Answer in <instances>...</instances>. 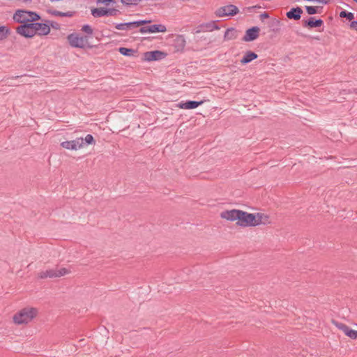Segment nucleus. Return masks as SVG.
<instances>
[{"label":"nucleus","mask_w":357,"mask_h":357,"mask_svg":"<svg viewBox=\"0 0 357 357\" xmlns=\"http://www.w3.org/2000/svg\"><path fill=\"white\" fill-rule=\"evenodd\" d=\"M150 22L151 20H139L137 21L116 24L115 27L118 30L132 29L133 28H137L138 26L145 25Z\"/></svg>","instance_id":"obj_9"},{"label":"nucleus","mask_w":357,"mask_h":357,"mask_svg":"<svg viewBox=\"0 0 357 357\" xmlns=\"http://www.w3.org/2000/svg\"><path fill=\"white\" fill-rule=\"evenodd\" d=\"M91 15L94 17H101L105 16H117L121 12L116 8H93L91 10Z\"/></svg>","instance_id":"obj_6"},{"label":"nucleus","mask_w":357,"mask_h":357,"mask_svg":"<svg viewBox=\"0 0 357 357\" xmlns=\"http://www.w3.org/2000/svg\"><path fill=\"white\" fill-rule=\"evenodd\" d=\"M46 22L50 25V28L52 27L53 29H54L56 30L60 29L61 26L58 22H54V21H50V20H47Z\"/></svg>","instance_id":"obj_34"},{"label":"nucleus","mask_w":357,"mask_h":357,"mask_svg":"<svg viewBox=\"0 0 357 357\" xmlns=\"http://www.w3.org/2000/svg\"><path fill=\"white\" fill-rule=\"evenodd\" d=\"M239 211L240 210L238 209L226 210L220 213V217L229 221H238Z\"/></svg>","instance_id":"obj_16"},{"label":"nucleus","mask_w":357,"mask_h":357,"mask_svg":"<svg viewBox=\"0 0 357 357\" xmlns=\"http://www.w3.org/2000/svg\"><path fill=\"white\" fill-rule=\"evenodd\" d=\"M336 326L340 329H341L347 336H348L354 340L357 339V331L350 328L349 326H347V325H345L344 324H336Z\"/></svg>","instance_id":"obj_20"},{"label":"nucleus","mask_w":357,"mask_h":357,"mask_svg":"<svg viewBox=\"0 0 357 357\" xmlns=\"http://www.w3.org/2000/svg\"><path fill=\"white\" fill-rule=\"evenodd\" d=\"M258 57V55L252 51H247L245 54V55L243 56V58L241 60V63L243 65H245L252 61L256 59Z\"/></svg>","instance_id":"obj_22"},{"label":"nucleus","mask_w":357,"mask_h":357,"mask_svg":"<svg viewBox=\"0 0 357 357\" xmlns=\"http://www.w3.org/2000/svg\"><path fill=\"white\" fill-rule=\"evenodd\" d=\"M236 30L234 28H228L226 29L224 35L225 40H234L237 37Z\"/></svg>","instance_id":"obj_24"},{"label":"nucleus","mask_w":357,"mask_h":357,"mask_svg":"<svg viewBox=\"0 0 357 357\" xmlns=\"http://www.w3.org/2000/svg\"><path fill=\"white\" fill-rule=\"evenodd\" d=\"M83 139H84V144L85 143L87 145L95 144V139H94L93 135L91 134L86 135L85 138Z\"/></svg>","instance_id":"obj_32"},{"label":"nucleus","mask_w":357,"mask_h":357,"mask_svg":"<svg viewBox=\"0 0 357 357\" xmlns=\"http://www.w3.org/2000/svg\"><path fill=\"white\" fill-rule=\"evenodd\" d=\"M204 102L203 100L196 101V100H187L186 102H181L178 104V107L181 109H195L197 107L202 105Z\"/></svg>","instance_id":"obj_17"},{"label":"nucleus","mask_w":357,"mask_h":357,"mask_svg":"<svg viewBox=\"0 0 357 357\" xmlns=\"http://www.w3.org/2000/svg\"><path fill=\"white\" fill-rule=\"evenodd\" d=\"M10 33V29L6 26H0V41L6 39Z\"/></svg>","instance_id":"obj_28"},{"label":"nucleus","mask_w":357,"mask_h":357,"mask_svg":"<svg viewBox=\"0 0 357 357\" xmlns=\"http://www.w3.org/2000/svg\"><path fill=\"white\" fill-rule=\"evenodd\" d=\"M255 216L253 213L240 210L236 225L242 227H254Z\"/></svg>","instance_id":"obj_4"},{"label":"nucleus","mask_w":357,"mask_h":357,"mask_svg":"<svg viewBox=\"0 0 357 357\" xmlns=\"http://www.w3.org/2000/svg\"><path fill=\"white\" fill-rule=\"evenodd\" d=\"M13 20L17 23H29L40 20V15L36 12L17 10L13 15Z\"/></svg>","instance_id":"obj_2"},{"label":"nucleus","mask_w":357,"mask_h":357,"mask_svg":"<svg viewBox=\"0 0 357 357\" xmlns=\"http://www.w3.org/2000/svg\"><path fill=\"white\" fill-rule=\"evenodd\" d=\"M166 31V26L161 24L144 26L139 29V32L142 33L165 32Z\"/></svg>","instance_id":"obj_12"},{"label":"nucleus","mask_w":357,"mask_h":357,"mask_svg":"<svg viewBox=\"0 0 357 357\" xmlns=\"http://www.w3.org/2000/svg\"><path fill=\"white\" fill-rule=\"evenodd\" d=\"M303 14L301 8L296 6L291 8L287 13L286 16L289 20H298Z\"/></svg>","instance_id":"obj_18"},{"label":"nucleus","mask_w":357,"mask_h":357,"mask_svg":"<svg viewBox=\"0 0 357 357\" xmlns=\"http://www.w3.org/2000/svg\"><path fill=\"white\" fill-rule=\"evenodd\" d=\"M22 3H31L32 0H20Z\"/></svg>","instance_id":"obj_40"},{"label":"nucleus","mask_w":357,"mask_h":357,"mask_svg":"<svg viewBox=\"0 0 357 357\" xmlns=\"http://www.w3.org/2000/svg\"><path fill=\"white\" fill-rule=\"evenodd\" d=\"M324 24V21L321 19H316L314 17H310L307 20H303V27L312 29L320 27Z\"/></svg>","instance_id":"obj_15"},{"label":"nucleus","mask_w":357,"mask_h":357,"mask_svg":"<svg viewBox=\"0 0 357 357\" xmlns=\"http://www.w3.org/2000/svg\"><path fill=\"white\" fill-rule=\"evenodd\" d=\"M340 17L351 21L354 18V14L344 10L340 13Z\"/></svg>","instance_id":"obj_29"},{"label":"nucleus","mask_w":357,"mask_h":357,"mask_svg":"<svg viewBox=\"0 0 357 357\" xmlns=\"http://www.w3.org/2000/svg\"><path fill=\"white\" fill-rule=\"evenodd\" d=\"M142 0H121V2L126 6H137Z\"/></svg>","instance_id":"obj_31"},{"label":"nucleus","mask_w":357,"mask_h":357,"mask_svg":"<svg viewBox=\"0 0 357 357\" xmlns=\"http://www.w3.org/2000/svg\"><path fill=\"white\" fill-rule=\"evenodd\" d=\"M255 216L254 227L268 223V215L262 213H253Z\"/></svg>","instance_id":"obj_19"},{"label":"nucleus","mask_w":357,"mask_h":357,"mask_svg":"<svg viewBox=\"0 0 357 357\" xmlns=\"http://www.w3.org/2000/svg\"><path fill=\"white\" fill-rule=\"evenodd\" d=\"M259 28L258 26H252L246 30L243 37V40L250 42L256 40L259 36Z\"/></svg>","instance_id":"obj_13"},{"label":"nucleus","mask_w":357,"mask_h":357,"mask_svg":"<svg viewBox=\"0 0 357 357\" xmlns=\"http://www.w3.org/2000/svg\"><path fill=\"white\" fill-rule=\"evenodd\" d=\"M16 32L26 38H31L35 36L33 24L32 23H22L16 29Z\"/></svg>","instance_id":"obj_8"},{"label":"nucleus","mask_w":357,"mask_h":357,"mask_svg":"<svg viewBox=\"0 0 357 357\" xmlns=\"http://www.w3.org/2000/svg\"><path fill=\"white\" fill-rule=\"evenodd\" d=\"M269 17V14L267 12H264L263 13H261L260 15H259V18L261 21L264 20V19L265 18H268Z\"/></svg>","instance_id":"obj_37"},{"label":"nucleus","mask_w":357,"mask_h":357,"mask_svg":"<svg viewBox=\"0 0 357 357\" xmlns=\"http://www.w3.org/2000/svg\"><path fill=\"white\" fill-rule=\"evenodd\" d=\"M217 22L218 21H210L208 22L202 23V27H204L205 32L213 31V30H218L220 29V27L217 24Z\"/></svg>","instance_id":"obj_23"},{"label":"nucleus","mask_w":357,"mask_h":357,"mask_svg":"<svg viewBox=\"0 0 357 357\" xmlns=\"http://www.w3.org/2000/svg\"><path fill=\"white\" fill-rule=\"evenodd\" d=\"M202 24H199V26H197L195 30V33H201V32H205V30L204 29V27H202Z\"/></svg>","instance_id":"obj_36"},{"label":"nucleus","mask_w":357,"mask_h":357,"mask_svg":"<svg viewBox=\"0 0 357 357\" xmlns=\"http://www.w3.org/2000/svg\"><path fill=\"white\" fill-rule=\"evenodd\" d=\"M350 27L357 31V21H352L350 24Z\"/></svg>","instance_id":"obj_39"},{"label":"nucleus","mask_w":357,"mask_h":357,"mask_svg":"<svg viewBox=\"0 0 357 357\" xmlns=\"http://www.w3.org/2000/svg\"><path fill=\"white\" fill-rule=\"evenodd\" d=\"M35 35L45 36L50 32V25L46 23L33 22Z\"/></svg>","instance_id":"obj_14"},{"label":"nucleus","mask_w":357,"mask_h":357,"mask_svg":"<svg viewBox=\"0 0 357 357\" xmlns=\"http://www.w3.org/2000/svg\"><path fill=\"white\" fill-rule=\"evenodd\" d=\"M305 8L308 15H314L317 13L320 14L322 12L323 7L322 6H305Z\"/></svg>","instance_id":"obj_26"},{"label":"nucleus","mask_w":357,"mask_h":357,"mask_svg":"<svg viewBox=\"0 0 357 357\" xmlns=\"http://www.w3.org/2000/svg\"><path fill=\"white\" fill-rule=\"evenodd\" d=\"M70 273L69 270L66 268H61L59 269L52 268L48 269L45 271H41L39 273L38 277L40 279H45L47 278H59L63 276Z\"/></svg>","instance_id":"obj_5"},{"label":"nucleus","mask_w":357,"mask_h":357,"mask_svg":"<svg viewBox=\"0 0 357 357\" xmlns=\"http://www.w3.org/2000/svg\"><path fill=\"white\" fill-rule=\"evenodd\" d=\"M354 1H355L356 3H357V0H353Z\"/></svg>","instance_id":"obj_41"},{"label":"nucleus","mask_w":357,"mask_h":357,"mask_svg":"<svg viewBox=\"0 0 357 357\" xmlns=\"http://www.w3.org/2000/svg\"><path fill=\"white\" fill-rule=\"evenodd\" d=\"M175 42L176 43V47L183 49L185 45V40L183 36H178L176 37Z\"/></svg>","instance_id":"obj_30"},{"label":"nucleus","mask_w":357,"mask_h":357,"mask_svg":"<svg viewBox=\"0 0 357 357\" xmlns=\"http://www.w3.org/2000/svg\"><path fill=\"white\" fill-rule=\"evenodd\" d=\"M166 53L160 50L146 52L144 54V60L146 61H160L166 56Z\"/></svg>","instance_id":"obj_11"},{"label":"nucleus","mask_w":357,"mask_h":357,"mask_svg":"<svg viewBox=\"0 0 357 357\" xmlns=\"http://www.w3.org/2000/svg\"><path fill=\"white\" fill-rule=\"evenodd\" d=\"M61 146L68 150H77L84 146V139L82 137L76 138L71 141H65L61 142Z\"/></svg>","instance_id":"obj_10"},{"label":"nucleus","mask_w":357,"mask_h":357,"mask_svg":"<svg viewBox=\"0 0 357 357\" xmlns=\"http://www.w3.org/2000/svg\"><path fill=\"white\" fill-rule=\"evenodd\" d=\"M115 0H96L97 3H102L109 6L112 3H114Z\"/></svg>","instance_id":"obj_35"},{"label":"nucleus","mask_w":357,"mask_h":357,"mask_svg":"<svg viewBox=\"0 0 357 357\" xmlns=\"http://www.w3.org/2000/svg\"><path fill=\"white\" fill-rule=\"evenodd\" d=\"M68 41L73 47L84 49L88 44V36H79L77 33H71L67 37Z\"/></svg>","instance_id":"obj_3"},{"label":"nucleus","mask_w":357,"mask_h":357,"mask_svg":"<svg viewBox=\"0 0 357 357\" xmlns=\"http://www.w3.org/2000/svg\"><path fill=\"white\" fill-rule=\"evenodd\" d=\"M239 12L237 6L229 4L225 6H222L217 9L215 12V14L217 17H222L226 16H234L238 14Z\"/></svg>","instance_id":"obj_7"},{"label":"nucleus","mask_w":357,"mask_h":357,"mask_svg":"<svg viewBox=\"0 0 357 357\" xmlns=\"http://www.w3.org/2000/svg\"><path fill=\"white\" fill-rule=\"evenodd\" d=\"M38 310L34 307H24L14 314L13 319L16 324H28L36 315Z\"/></svg>","instance_id":"obj_1"},{"label":"nucleus","mask_w":357,"mask_h":357,"mask_svg":"<svg viewBox=\"0 0 357 357\" xmlns=\"http://www.w3.org/2000/svg\"><path fill=\"white\" fill-rule=\"evenodd\" d=\"M119 52L121 54L126 56H134L137 51L132 48H127L124 47H121L119 48Z\"/></svg>","instance_id":"obj_27"},{"label":"nucleus","mask_w":357,"mask_h":357,"mask_svg":"<svg viewBox=\"0 0 357 357\" xmlns=\"http://www.w3.org/2000/svg\"><path fill=\"white\" fill-rule=\"evenodd\" d=\"M261 8V7L260 6L256 5V6H252L248 7L247 9H248V10L251 12V11H253L255 9Z\"/></svg>","instance_id":"obj_38"},{"label":"nucleus","mask_w":357,"mask_h":357,"mask_svg":"<svg viewBox=\"0 0 357 357\" xmlns=\"http://www.w3.org/2000/svg\"><path fill=\"white\" fill-rule=\"evenodd\" d=\"M82 31L87 33L90 36L93 34V29L89 24H84L82 28Z\"/></svg>","instance_id":"obj_33"},{"label":"nucleus","mask_w":357,"mask_h":357,"mask_svg":"<svg viewBox=\"0 0 357 357\" xmlns=\"http://www.w3.org/2000/svg\"><path fill=\"white\" fill-rule=\"evenodd\" d=\"M48 13L52 15L59 17H73L74 15L73 11L61 12L56 10H49Z\"/></svg>","instance_id":"obj_25"},{"label":"nucleus","mask_w":357,"mask_h":357,"mask_svg":"<svg viewBox=\"0 0 357 357\" xmlns=\"http://www.w3.org/2000/svg\"><path fill=\"white\" fill-rule=\"evenodd\" d=\"M281 22L279 19L272 18L268 22V26L270 28L271 31L275 33L280 32L281 30Z\"/></svg>","instance_id":"obj_21"}]
</instances>
